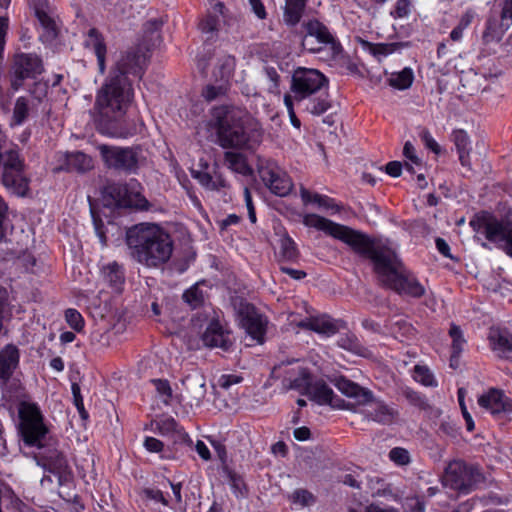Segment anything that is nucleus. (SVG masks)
I'll list each match as a JSON object with an SVG mask.
<instances>
[{
  "label": "nucleus",
  "instance_id": "4be33fe9",
  "mask_svg": "<svg viewBox=\"0 0 512 512\" xmlns=\"http://www.w3.org/2000/svg\"><path fill=\"white\" fill-rule=\"evenodd\" d=\"M85 46L91 48L98 62V68L100 73H104L106 69V44L103 35L96 28H91L88 31L87 38L85 40Z\"/></svg>",
  "mask_w": 512,
  "mask_h": 512
},
{
  "label": "nucleus",
  "instance_id": "9d476101",
  "mask_svg": "<svg viewBox=\"0 0 512 512\" xmlns=\"http://www.w3.org/2000/svg\"><path fill=\"white\" fill-rule=\"evenodd\" d=\"M140 184L136 180L130 183H112L105 188V199L108 205L116 208H129L147 211L148 200L137 190Z\"/></svg>",
  "mask_w": 512,
  "mask_h": 512
},
{
  "label": "nucleus",
  "instance_id": "c03bdc74",
  "mask_svg": "<svg viewBox=\"0 0 512 512\" xmlns=\"http://www.w3.org/2000/svg\"><path fill=\"white\" fill-rule=\"evenodd\" d=\"M228 86L226 83L219 85H207L202 90V96L208 102L220 99L227 94Z\"/></svg>",
  "mask_w": 512,
  "mask_h": 512
},
{
  "label": "nucleus",
  "instance_id": "5701e85b",
  "mask_svg": "<svg viewBox=\"0 0 512 512\" xmlns=\"http://www.w3.org/2000/svg\"><path fill=\"white\" fill-rule=\"evenodd\" d=\"M491 348L500 357L508 358L512 353V333L506 329H491L489 333Z\"/></svg>",
  "mask_w": 512,
  "mask_h": 512
},
{
  "label": "nucleus",
  "instance_id": "6ab92c4d",
  "mask_svg": "<svg viewBox=\"0 0 512 512\" xmlns=\"http://www.w3.org/2000/svg\"><path fill=\"white\" fill-rule=\"evenodd\" d=\"M30 7L50 38L57 37V25L52 17V10L48 0H29Z\"/></svg>",
  "mask_w": 512,
  "mask_h": 512
},
{
  "label": "nucleus",
  "instance_id": "052dcab7",
  "mask_svg": "<svg viewBox=\"0 0 512 512\" xmlns=\"http://www.w3.org/2000/svg\"><path fill=\"white\" fill-rule=\"evenodd\" d=\"M193 177L196 178L199 181V183L206 189L212 191L216 189V186L213 184V175H211L210 173L197 171L193 173Z\"/></svg>",
  "mask_w": 512,
  "mask_h": 512
},
{
  "label": "nucleus",
  "instance_id": "f257e3e1",
  "mask_svg": "<svg viewBox=\"0 0 512 512\" xmlns=\"http://www.w3.org/2000/svg\"><path fill=\"white\" fill-rule=\"evenodd\" d=\"M303 223L341 240L360 257L371 260L374 272L384 287L392 289L398 294H406L415 298L423 296L424 287L405 268L392 248L362 232L317 214L305 215Z\"/></svg>",
  "mask_w": 512,
  "mask_h": 512
},
{
  "label": "nucleus",
  "instance_id": "6e6552de",
  "mask_svg": "<svg viewBox=\"0 0 512 512\" xmlns=\"http://www.w3.org/2000/svg\"><path fill=\"white\" fill-rule=\"evenodd\" d=\"M0 167H2V183L18 195H26L29 179L25 174L26 165L18 147L0 150Z\"/></svg>",
  "mask_w": 512,
  "mask_h": 512
},
{
  "label": "nucleus",
  "instance_id": "09e8293b",
  "mask_svg": "<svg viewBox=\"0 0 512 512\" xmlns=\"http://www.w3.org/2000/svg\"><path fill=\"white\" fill-rule=\"evenodd\" d=\"M389 458L395 464L404 466L410 463V454L409 452L401 447H395L390 450Z\"/></svg>",
  "mask_w": 512,
  "mask_h": 512
},
{
  "label": "nucleus",
  "instance_id": "58836bf2",
  "mask_svg": "<svg viewBox=\"0 0 512 512\" xmlns=\"http://www.w3.org/2000/svg\"><path fill=\"white\" fill-rule=\"evenodd\" d=\"M224 160L228 164V167L241 174H247L249 172V167L246 163L245 157L240 153L235 152H225Z\"/></svg>",
  "mask_w": 512,
  "mask_h": 512
},
{
  "label": "nucleus",
  "instance_id": "2eb2a0df",
  "mask_svg": "<svg viewBox=\"0 0 512 512\" xmlns=\"http://www.w3.org/2000/svg\"><path fill=\"white\" fill-rule=\"evenodd\" d=\"M204 346L209 348H220L227 352L233 345L231 333L217 319H213L208 324L201 336Z\"/></svg>",
  "mask_w": 512,
  "mask_h": 512
},
{
  "label": "nucleus",
  "instance_id": "9b49d317",
  "mask_svg": "<svg viewBox=\"0 0 512 512\" xmlns=\"http://www.w3.org/2000/svg\"><path fill=\"white\" fill-rule=\"evenodd\" d=\"M484 481V476L477 466L467 465L455 460L445 468L442 482L445 486L461 492H469Z\"/></svg>",
  "mask_w": 512,
  "mask_h": 512
},
{
  "label": "nucleus",
  "instance_id": "8fccbe9b",
  "mask_svg": "<svg viewBox=\"0 0 512 512\" xmlns=\"http://www.w3.org/2000/svg\"><path fill=\"white\" fill-rule=\"evenodd\" d=\"M219 17L215 14H208L206 18L200 23V28L203 33H214L219 28Z\"/></svg>",
  "mask_w": 512,
  "mask_h": 512
},
{
  "label": "nucleus",
  "instance_id": "20e7f679",
  "mask_svg": "<svg viewBox=\"0 0 512 512\" xmlns=\"http://www.w3.org/2000/svg\"><path fill=\"white\" fill-rule=\"evenodd\" d=\"M218 143L225 149H254L262 129L246 109L223 105L213 109Z\"/></svg>",
  "mask_w": 512,
  "mask_h": 512
},
{
  "label": "nucleus",
  "instance_id": "6e6d98bb",
  "mask_svg": "<svg viewBox=\"0 0 512 512\" xmlns=\"http://www.w3.org/2000/svg\"><path fill=\"white\" fill-rule=\"evenodd\" d=\"M243 381V377L236 374H224L218 379V386L223 389H229L234 384H239Z\"/></svg>",
  "mask_w": 512,
  "mask_h": 512
},
{
  "label": "nucleus",
  "instance_id": "0eeeda50",
  "mask_svg": "<svg viewBox=\"0 0 512 512\" xmlns=\"http://www.w3.org/2000/svg\"><path fill=\"white\" fill-rule=\"evenodd\" d=\"M470 225L474 231L484 234L488 241L512 257V222L498 220L483 212L471 220Z\"/></svg>",
  "mask_w": 512,
  "mask_h": 512
},
{
  "label": "nucleus",
  "instance_id": "f8f14e48",
  "mask_svg": "<svg viewBox=\"0 0 512 512\" xmlns=\"http://www.w3.org/2000/svg\"><path fill=\"white\" fill-rule=\"evenodd\" d=\"M44 70L42 59L35 53H18L14 56L11 87L18 90L25 79H34Z\"/></svg>",
  "mask_w": 512,
  "mask_h": 512
},
{
  "label": "nucleus",
  "instance_id": "c9c22d12",
  "mask_svg": "<svg viewBox=\"0 0 512 512\" xmlns=\"http://www.w3.org/2000/svg\"><path fill=\"white\" fill-rule=\"evenodd\" d=\"M449 335L452 338V353L450 357V366H453V361L459 359L466 341L463 337L462 330L460 329L459 326L455 324H452L450 326Z\"/></svg>",
  "mask_w": 512,
  "mask_h": 512
},
{
  "label": "nucleus",
  "instance_id": "dca6fc26",
  "mask_svg": "<svg viewBox=\"0 0 512 512\" xmlns=\"http://www.w3.org/2000/svg\"><path fill=\"white\" fill-rule=\"evenodd\" d=\"M262 180L272 193L277 196H287L293 183L290 177L278 167H267L260 171Z\"/></svg>",
  "mask_w": 512,
  "mask_h": 512
},
{
  "label": "nucleus",
  "instance_id": "393cba45",
  "mask_svg": "<svg viewBox=\"0 0 512 512\" xmlns=\"http://www.w3.org/2000/svg\"><path fill=\"white\" fill-rule=\"evenodd\" d=\"M19 363V350L14 345H7L0 351V379L8 380Z\"/></svg>",
  "mask_w": 512,
  "mask_h": 512
},
{
  "label": "nucleus",
  "instance_id": "4c0bfd02",
  "mask_svg": "<svg viewBox=\"0 0 512 512\" xmlns=\"http://www.w3.org/2000/svg\"><path fill=\"white\" fill-rule=\"evenodd\" d=\"M401 394L410 405L418 408L419 410L426 411L431 408L425 395L410 387L401 388Z\"/></svg>",
  "mask_w": 512,
  "mask_h": 512
},
{
  "label": "nucleus",
  "instance_id": "f03ea898",
  "mask_svg": "<svg viewBox=\"0 0 512 512\" xmlns=\"http://www.w3.org/2000/svg\"><path fill=\"white\" fill-rule=\"evenodd\" d=\"M145 58L138 49L122 52L98 89L92 110L97 130L104 135L126 138L124 117L134 98L133 79L145 72Z\"/></svg>",
  "mask_w": 512,
  "mask_h": 512
},
{
  "label": "nucleus",
  "instance_id": "aec40b11",
  "mask_svg": "<svg viewBox=\"0 0 512 512\" xmlns=\"http://www.w3.org/2000/svg\"><path fill=\"white\" fill-rule=\"evenodd\" d=\"M333 383L340 392L348 397L354 398L358 404L364 405L373 401L371 391L360 387L358 384L343 376L335 378Z\"/></svg>",
  "mask_w": 512,
  "mask_h": 512
},
{
  "label": "nucleus",
  "instance_id": "5fc2aeb1",
  "mask_svg": "<svg viewBox=\"0 0 512 512\" xmlns=\"http://www.w3.org/2000/svg\"><path fill=\"white\" fill-rule=\"evenodd\" d=\"M294 102H295V100L292 98L290 93H286L284 95V104L287 108L291 123L295 128H300L301 122L298 119V117L296 116V113L294 111V107H293Z\"/></svg>",
  "mask_w": 512,
  "mask_h": 512
},
{
  "label": "nucleus",
  "instance_id": "37998d69",
  "mask_svg": "<svg viewBox=\"0 0 512 512\" xmlns=\"http://www.w3.org/2000/svg\"><path fill=\"white\" fill-rule=\"evenodd\" d=\"M281 259L285 261H296L298 258V250L295 242L290 237H284L281 239L280 245Z\"/></svg>",
  "mask_w": 512,
  "mask_h": 512
},
{
  "label": "nucleus",
  "instance_id": "bf43d9fd",
  "mask_svg": "<svg viewBox=\"0 0 512 512\" xmlns=\"http://www.w3.org/2000/svg\"><path fill=\"white\" fill-rule=\"evenodd\" d=\"M410 12V0H397L394 11L391 12L393 17L403 18Z\"/></svg>",
  "mask_w": 512,
  "mask_h": 512
},
{
  "label": "nucleus",
  "instance_id": "39448f33",
  "mask_svg": "<svg viewBox=\"0 0 512 512\" xmlns=\"http://www.w3.org/2000/svg\"><path fill=\"white\" fill-rule=\"evenodd\" d=\"M126 244L133 260L147 268H161L173 253L171 236L155 224L141 223L126 231Z\"/></svg>",
  "mask_w": 512,
  "mask_h": 512
},
{
  "label": "nucleus",
  "instance_id": "b1692460",
  "mask_svg": "<svg viewBox=\"0 0 512 512\" xmlns=\"http://www.w3.org/2000/svg\"><path fill=\"white\" fill-rule=\"evenodd\" d=\"M510 26L511 23L506 22L501 17L499 19L496 16H490L486 21L485 30L482 34L483 43L487 45L492 42H500Z\"/></svg>",
  "mask_w": 512,
  "mask_h": 512
},
{
  "label": "nucleus",
  "instance_id": "c85d7f7f",
  "mask_svg": "<svg viewBox=\"0 0 512 512\" xmlns=\"http://www.w3.org/2000/svg\"><path fill=\"white\" fill-rule=\"evenodd\" d=\"M452 141L454 142V144L456 146L458 156H459V161H460L461 165L469 167L470 166V157H469L470 141H469V137H468L467 133L462 129L454 130L452 132Z\"/></svg>",
  "mask_w": 512,
  "mask_h": 512
},
{
  "label": "nucleus",
  "instance_id": "412c9836",
  "mask_svg": "<svg viewBox=\"0 0 512 512\" xmlns=\"http://www.w3.org/2000/svg\"><path fill=\"white\" fill-rule=\"evenodd\" d=\"M307 396L310 400L319 405H331L333 407H342L343 400L337 399L334 402V392L323 379L314 380L310 386Z\"/></svg>",
  "mask_w": 512,
  "mask_h": 512
},
{
  "label": "nucleus",
  "instance_id": "680f3d73",
  "mask_svg": "<svg viewBox=\"0 0 512 512\" xmlns=\"http://www.w3.org/2000/svg\"><path fill=\"white\" fill-rule=\"evenodd\" d=\"M420 137L428 149L432 150L436 154L440 152V146L434 140V138L431 136L430 132L427 129L422 130V132L420 133Z\"/></svg>",
  "mask_w": 512,
  "mask_h": 512
},
{
  "label": "nucleus",
  "instance_id": "f3484780",
  "mask_svg": "<svg viewBox=\"0 0 512 512\" xmlns=\"http://www.w3.org/2000/svg\"><path fill=\"white\" fill-rule=\"evenodd\" d=\"M182 385L190 407H199L207 392L205 377L200 373L187 375Z\"/></svg>",
  "mask_w": 512,
  "mask_h": 512
},
{
  "label": "nucleus",
  "instance_id": "cd10ccee",
  "mask_svg": "<svg viewBox=\"0 0 512 512\" xmlns=\"http://www.w3.org/2000/svg\"><path fill=\"white\" fill-rule=\"evenodd\" d=\"M102 273L105 281L112 287L116 292H121L124 282L125 274L123 267L117 262L109 263L102 268Z\"/></svg>",
  "mask_w": 512,
  "mask_h": 512
},
{
  "label": "nucleus",
  "instance_id": "1a4fd4ad",
  "mask_svg": "<svg viewBox=\"0 0 512 512\" xmlns=\"http://www.w3.org/2000/svg\"><path fill=\"white\" fill-rule=\"evenodd\" d=\"M104 165L125 174H136L139 169V147H120L101 144L97 147Z\"/></svg>",
  "mask_w": 512,
  "mask_h": 512
},
{
  "label": "nucleus",
  "instance_id": "473e14b6",
  "mask_svg": "<svg viewBox=\"0 0 512 512\" xmlns=\"http://www.w3.org/2000/svg\"><path fill=\"white\" fill-rule=\"evenodd\" d=\"M339 347L350 351L356 355L367 357L370 355V351L364 347L359 339L354 334H344L337 340Z\"/></svg>",
  "mask_w": 512,
  "mask_h": 512
},
{
  "label": "nucleus",
  "instance_id": "4468645a",
  "mask_svg": "<svg viewBox=\"0 0 512 512\" xmlns=\"http://www.w3.org/2000/svg\"><path fill=\"white\" fill-rule=\"evenodd\" d=\"M238 314L240 323L246 333L258 344H263L268 323L266 317L249 303H241Z\"/></svg>",
  "mask_w": 512,
  "mask_h": 512
},
{
  "label": "nucleus",
  "instance_id": "a19ab883",
  "mask_svg": "<svg viewBox=\"0 0 512 512\" xmlns=\"http://www.w3.org/2000/svg\"><path fill=\"white\" fill-rule=\"evenodd\" d=\"M182 298L192 309H196L202 306L205 296L203 291L200 289V284L197 283L187 289L183 293Z\"/></svg>",
  "mask_w": 512,
  "mask_h": 512
},
{
  "label": "nucleus",
  "instance_id": "a18cd8bd",
  "mask_svg": "<svg viewBox=\"0 0 512 512\" xmlns=\"http://www.w3.org/2000/svg\"><path fill=\"white\" fill-rule=\"evenodd\" d=\"M65 319L69 326L77 332L81 331L84 327V319L76 309H67L65 311Z\"/></svg>",
  "mask_w": 512,
  "mask_h": 512
},
{
  "label": "nucleus",
  "instance_id": "a878e982",
  "mask_svg": "<svg viewBox=\"0 0 512 512\" xmlns=\"http://www.w3.org/2000/svg\"><path fill=\"white\" fill-rule=\"evenodd\" d=\"M93 168V160L90 156L81 151L66 152L62 170L86 172Z\"/></svg>",
  "mask_w": 512,
  "mask_h": 512
},
{
  "label": "nucleus",
  "instance_id": "7c9ffc66",
  "mask_svg": "<svg viewBox=\"0 0 512 512\" xmlns=\"http://www.w3.org/2000/svg\"><path fill=\"white\" fill-rule=\"evenodd\" d=\"M163 25L162 20L152 19L144 24V42L145 48L149 50L160 43V29Z\"/></svg>",
  "mask_w": 512,
  "mask_h": 512
},
{
  "label": "nucleus",
  "instance_id": "864d4df0",
  "mask_svg": "<svg viewBox=\"0 0 512 512\" xmlns=\"http://www.w3.org/2000/svg\"><path fill=\"white\" fill-rule=\"evenodd\" d=\"M292 499L295 503H299L302 506H306L314 502L313 494L306 489L295 490L293 492Z\"/></svg>",
  "mask_w": 512,
  "mask_h": 512
},
{
  "label": "nucleus",
  "instance_id": "338daca9",
  "mask_svg": "<svg viewBox=\"0 0 512 512\" xmlns=\"http://www.w3.org/2000/svg\"><path fill=\"white\" fill-rule=\"evenodd\" d=\"M144 446L149 452H160L162 451L164 444L154 437H146Z\"/></svg>",
  "mask_w": 512,
  "mask_h": 512
},
{
  "label": "nucleus",
  "instance_id": "ddd939ff",
  "mask_svg": "<svg viewBox=\"0 0 512 512\" xmlns=\"http://www.w3.org/2000/svg\"><path fill=\"white\" fill-rule=\"evenodd\" d=\"M306 34L302 39V47L311 52L318 53L320 46L310 45L312 38H315L319 44L328 46L333 56H338L342 52L341 44L333 37L329 29L318 20H311L305 24Z\"/></svg>",
  "mask_w": 512,
  "mask_h": 512
},
{
  "label": "nucleus",
  "instance_id": "423d86ee",
  "mask_svg": "<svg viewBox=\"0 0 512 512\" xmlns=\"http://www.w3.org/2000/svg\"><path fill=\"white\" fill-rule=\"evenodd\" d=\"M329 80L319 70L298 67L293 71L290 94L297 103L305 102V110L316 116L331 108Z\"/></svg>",
  "mask_w": 512,
  "mask_h": 512
},
{
  "label": "nucleus",
  "instance_id": "69168bd1",
  "mask_svg": "<svg viewBox=\"0 0 512 512\" xmlns=\"http://www.w3.org/2000/svg\"><path fill=\"white\" fill-rule=\"evenodd\" d=\"M92 217H93V223L95 226L97 236L99 237L102 245L105 246L107 244V237L103 230L104 224H103L102 220L99 217H97L93 211H92Z\"/></svg>",
  "mask_w": 512,
  "mask_h": 512
},
{
  "label": "nucleus",
  "instance_id": "f704fd0d",
  "mask_svg": "<svg viewBox=\"0 0 512 512\" xmlns=\"http://www.w3.org/2000/svg\"><path fill=\"white\" fill-rule=\"evenodd\" d=\"M363 45L367 47L369 52L373 54L374 56L380 57V56H387L390 55L397 50L401 49L402 47L406 46L407 44L402 42H392V43H370L367 41H363Z\"/></svg>",
  "mask_w": 512,
  "mask_h": 512
},
{
  "label": "nucleus",
  "instance_id": "2f4dec72",
  "mask_svg": "<svg viewBox=\"0 0 512 512\" xmlns=\"http://www.w3.org/2000/svg\"><path fill=\"white\" fill-rule=\"evenodd\" d=\"M313 382L312 375L308 368L299 367L297 370V376L295 378H289L288 388L299 391L302 395L307 396V392Z\"/></svg>",
  "mask_w": 512,
  "mask_h": 512
},
{
  "label": "nucleus",
  "instance_id": "49530a36",
  "mask_svg": "<svg viewBox=\"0 0 512 512\" xmlns=\"http://www.w3.org/2000/svg\"><path fill=\"white\" fill-rule=\"evenodd\" d=\"M265 75L270 82L267 88L268 92L271 94L280 95V75L278 74L277 70L274 67H266Z\"/></svg>",
  "mask_w": 512,
  "mask_h": 512
},
{
  "label": "nucleus",
  "instance_id": "a211bd4d",
  "mask_svg": "<svg viewBox=\"0 0 512 512\" xmlns=\"http://www.w3.org/2000/svg\"><path fill=\"white\" fill-rule=\"evenodd\" d=\"M478 403L494 416L512 412V400L498 389H490L487 394L479 397Z\"/></svg>",
  "mask_w": 512,
  "mask_h": 512
},
{
  "label": "nucleus",
  "instance_id": "3c124183",
  "mask_svg": "<svg viewBox=\"0 0 512 512\" xmlns=\"http://www.w3.org/2000/svg\"><path fill=\"white\" fill-rule=\"evenodd\" d=\"M390 331L397 336V334L404 335L411 330V325L403 319H391L389 321Z\"/></svg>",
  "mask_w": 512,
  "mask_h": 512
},
{
  "label": "nucleus",
  "instance_id": "7ed1b4c3",
  "mask_svg": "<svg viewBox=\"0 0 512 512\" xmlns=\"http://www.w3.org/2000/svg\"><path fill=\"white\" fill-rule=\"evenodd\" d=\"M18 413L19 429L24 443L38 449L34 455L37 465L58 475L61 480L69 472L68 460L63 451L58 449L57 440L44 424L39 407L35 403L22 401Z\"/></svg>",
  "mask_w": 512,
  "mask_h": 512
},
{
  "label": "nucleus",
  "instance_id": "e433bc0d",
  "mask_svg": "<svg viewBox=\"0 0 512 512\" xmlns=\"http://www.w3.org/2000/svg\"><path fill=\"white\" fill-rule=\"evenodd\" d=\"M414 79L411 68H404L402 71L392 73L388 78V84L396 89L405 90L412 85Z\"/></svg>",
  "mask_w": 512,
  "mask_h": 512
},
{
  "label": "nucleus",
  "instance_id": "79ce46f5",
  "mask_svg": "<svg viewBox=\"0 0 512 512\" xmlns=\"http://www.w3.org/2000/svg\"><path fill=\"white\" fill-rule=\"evenodd\" d=\"M413 379L427 387H436L437 381L427 366L415 365L413 368Z\"/></svg>",
  "mask_w": 512,
  "mask_h": 512
},
{
  "label": "nucleus",
  "instance_id": "c756f323",
  "mask_svg": "<svg viewBox=\"0 0 512 512\" xmlns=\"http://www.w3.org/2000/svg\"><path fill=\"white\" fill-rule=\"evenodd\" d=\"M307 0H286L284 21L290 26H295L301 20Z\"/></svg>",
  "mask_w": 512,
  "mask_h": 512
},
{
  "label": "nucleus",
  "instance_id": "603ef678",
  "mask_svg": "<svg viewBox=\"0 0 512 512\" xmlns=\"http://www.w3.org/2000/svg\"><path fill=\"white\" fill-rule=\"evenodd\" d=\"M458 401H459V405H460V408H461V412H462V415L465 419V422H466V427H467V430L468 431H473L474 430V421L470 415V413L468 412L467 408H466V405L464 403V389L463 388H460L458 390Z\"/></svg>",
  "mask_w": 512,
  "mask_h": 512
},
{
  "label": "nucleus",
  "instance_id": "ea45409f",
  "mask_svg": "<svg viewBox=\"0 0 512 512\" xmlns=\"http://www.w3.org/2000/svg\"><path fill=\"white\" fill-rule=\"evenodd\" d=\"M313 331L325 336H331L338 332L337 325L326 315L314 317Z\"/></svg>",
  "mask_w": 512,
  "mask_h": 512
},
{
  "label": "nucleus",
  "instance_id": "0e129e2a",
  "mask_svg": "<svg viewBox=\"0 0 512 512\" xmlns=\"http://www.w3.org/2000/svg\"><path fill=\"white\" fill-rule=\"evenodd\" d=\"M403 154L404 156L409 159L413 164L417 165V166H421V160L417 157V155L415 154V148L414 146L409 142L407 141L405 144H404V148H403Z\"/></svg>",
  "mask_w": 512,
  "mask_h": 512
},
{
  "label": "nucleus",
  "instance_id": "e2e57ef3",
  "mask_svg": "<svg viewBox=\"0 0 512 512\" xmlns=\"http://www.w3.org/2000/svg\"><path fill=\"white\" fill-rule=\"evenodd\" d=\"M234 59L232 57H226L223 62L219 65V75L221 80H226L232 72Z\"/></svg>",
  "mask_w": 512,
  "mask_h": 512
},
{
  "label": "nucleus",
  "instance_id": "bb28decb",
  "mask_svg": "<svg viewBox=\"0 0 512 512\" xmlns=\"http://www.w3.org/2000/svg\"><path fill=\"white\" fill-rule=\"evenodd\" d=\"M397 415V411L383 402H375L365 411V417L367 419L383 425L391 424Z\"/></svg>",
  "mask_w": 512,
  "mask_h": 512
},
{
  "label": "nucleus",
  "instance_id": "de8ad7c7",
  "mask_svg": "<svg viewBox=\"0 0 512 512\" xmlns=\"http://www.w3.org/2000/svg\"><path fill=\"white\" fill-rule=\"evenodd\" d=\"M151 382L154 384L156 391L163 397V402L169 404L172 397V389L167 380L153 379Z\"/></svg>",
  "mask_w": 512,
  "mask_h": 512
},
{
  "label": "nucleus",
  "instance_id": "774afa93",
  "mask_svg": "<svg viewBox=\"0 0 512 512\" xmlns=\"http://www.w3.org/2000/svg\"><path fill=\"white\" fill-rule=\"evenodd\" d=\"M500 16L506 22H512V0L504 1Z\"/></svg>",
  "mask_w": 512,
  "mask_h": 512
},
{
  "label": "nucleus",
  "instance_id": "72a5a7b5",
  "mask_svg": "<svg viewBox=\"0 0 512 512\" xmlns=\"http://www.w3.org/2000/svg\"><path fill=\"white\" fill-rule=\"evenodd\" d=\"M31 112L29 99L19 97L16 99L11 118V126L22 125L28 119Z\"/></svg>",
  "mask_w": 512,
  "mask_h": 512
},
{
  "label": "nucleus",
  "instance_id": "13d9d810",
  "mask_svg": "<svg viewBox=\"0 0 512 512\" xmlns=\"http://www.w3.org/2000/svg\"><path fill=\"white\" fill-rule=\"evenodd\" d=\"M437 432L442 435H446L455 438L458 435V429L452 421L443 420L441 421Z\"/></svg>",
  "mask_w": 512,
  "mask_h": 512
},
{
  "label": "nucleus",
  "instance_id": "4d7b16f0",
  "mask_svg": "<svg viewBox=\"0 0 512 512\" xmlns=\"http://www.w3.org/2000/svg\"><path fill=\"white\" fill-rule=\"evenodd\" d=\"M300 195L305 204L313 202L321 207V202L326 201V196L320 195L318 193L312 195L310 191L306 189L303 185L300 187Z\"/></svg>",
  "mask_w": 512,
  "mask_h": 512
}]
</instances>
